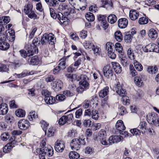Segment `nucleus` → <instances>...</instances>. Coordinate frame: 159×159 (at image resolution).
I'll use <instances>...</instances> for the list:
<instances>
[{"label":"nucleus","instance_id":"obj_1","mask_svg":"<svg viewBox=\"0 0 159 159\" xmlns=\"http://www.w3.org/2000/svg\"><path fill=\"white\" fill-rule=\"evenodd\" d=\"M80 80L79 82L80 87L77 88V91L79 93H82L84 90V89H87L89 86V84L87 80L88 78L87 76L84 75H82L80 76Z\"/></svg>","mask_w":159,"mask_h":159},{"label":"nucleus","instance_id":"obj_2","mask_svg":"<svg viewBox=\"0 0 159 159\" xmlns=\"http://www.w3.org/2000/svg\"><path fill=\"white\" fill-rule=\"evenodd\" d=\"M83 45L86 49H92L94 55L96 56L99 55L101 53V49L97 45L93 44L89 41H85L83 43Z\"/></svg>","mask_w":159,"mask_h":159},{"label":"nucleus","instance_id":"obj_3","mask_svg":"<svg viewBox=\"0 0 159 159\" xmlns=\"http://www.w3.org/2000/svg\"><path fill=\"white\" fill-rule=\"evenodd\" d=\"M84 139H82L80 138L79 139H73L70 143V146L72 149L78 150L80 149L81 144H84Z\"/></svg>","mask_w":159,"mask_h":159},{"label":"nucleus","instance_id":"obj_4","mask_svg":"<svg viewBox=\"0 0 159 159\" xmlns=\"http://www.w3.org/2000/svg\"><path fill=\"white\" fill-rule=\"evenodd\" d=\"M114 44L111 42H107L106 44V49L108 51V55L112 59L116 57V55L113 52Z\"/></svg>","mask_w":159,"mask_h":159},{"label":"nucleus","instance_id":"obj_5","mask_svg":"<svg viewBox=\"0 0 159 159\" xmlns=\"http://www.w3.org/2000/svg\"><path fill=\"white\" fill-rule=\"evenodd\" d=\"M115 89L116 93L120 96L122 97V101H124L125 99L126 101L128 99V97L126 96V93L125 91L122 88L120 84H117Z\"/></svg>","mask_w":159,"mask_h":159},{"label":"nucleus","instance_id":"obj_6","mask_svg":"<svg viewBox=\"0 0 159 159\" xmlns=\"http://www.w3.org/2000/svg\"><path fill=\"white\" fill-rule=\"evenodd\" d=\"M116 127L118 130H119L120 134L122 135H124L125 136H128V133L126 132H123V130H124L125 127L124 126L122 121L121 120H118L116 125Z\"/></svg>","mask_w":159,"mask_h":159},{"label":"nucleus","instance_id":"obj_7","mask_svg":"<svg viewBox=\"0 0 159 159\" xmlns=\"http://www.w3.org/2000/svg\"><path fill=\"white\" fill-rule=\"evenodd\" d=\"M18 126L20 129L25 130L29 127L30 123L27 120L22 119L18 121Z\"/></svg>","mask_w":159,"mask_h":159},{"label":"nucleus","instance_id":"obj_8","mask_svg":"<svg viewBox=\"0 0 159 159\" xmlns=\"http://www.w3.org/2000/svg\"><path fill=\"white\" fill-rule=\"evenodd\" d=\"M65 147V143L62 140H57L55 144V149L58 152H62Z\"/></svg>","mask_w":159,"mask_h":159},{"label":"nucleus","instance_id":"obj_9","mask_svg":"<svg viewBox=\"0 0 159 159\" xmlns=\"http://www.w3.org/2000/svg\"><path fill=\"white\" fill-rule=\"evenodd\" d=\"M28 48L29 49L27 52L23 50L20 51V54L22 57L25 58L27 57L32 56L34 55V52H36V48H35V49L34 50H32V48H30L29 47H28Z\"/></svg>","mask_w":159,"mask_h":159},{"label":"nucleus","instance_id":"obj_10","mask_svg":"<svg viewBox=\"0 0 159 159\" xmlns=\"http://www.w3.org/2000/svg\"><path fill=\"white\" fill-rule=\"evenodd\" d=\"M157 46L153 43H151L146 45L143 48V51L145 52L159 51V49L157 48Z\"/></svg>","mask_w":159,"mask_h":159},{"label":"nucleus","instance_id":"obj_11","mask_svg":"<svg viewBox=\"0 0 159 159\" xmlns=\"http://www.w3.org/2000/svg\"><path fill=\"white\" fill-rule=\"evenodd\" d=\"M103 73L104 76L108 78L112 76L113 71L110 66L107 65L104 67Z\"/></svg>","mask_w":159,"mask_h":159},{"label":"nucleus","instance_id":"obj_12","mask_svg":"<svg viewBox=\"0 0 159 159\" xmlns=\"http://www.w3.org/2000/svg\"><path fill=\"white\" fill-rule=\"evenodd\" d=\"M123 139V137L120 135L111 136L109 138V143L110 144H112L115 143L120 142Z\"/></svg>","mask_w":159,"mask_h":159},{"label":"nucleus","instance_id":"obj_13","mask_svg":"<svg viewBox=\"0 0 159 159\" xmlns=\"http://www.w3.org/2000/svg\"><path fill=\"white\" fill-rule=\"evenodd\" d=\"M62 85V81L59 80H57L51 83L53 89L56 91H58L61 89Z\"/></svg>","mask_w":159,"mask_h":159},{"label":"nucleus","instance_id":"obj_14","mask_svg":"<svg viewBox=\"0 0 159 159\" xmlns=\"http://www.w3.org/2000/svg\"><path fill=\"white\" fill-rule=\"evenodd\" d=\"M157 115L154 113H151L147 116V120L150 124L153 125L154 123L157 118Z\"/></svg>","mask_w":159,"mask_h":159},{"label":"nucleus","instance_id":"obj_15","mask_svg":"<svg viewBox=\"0 0 159 159\" xmlns=\"http://www.w3.org/2000/svg\"><path fill=\"white\" fill-rule=\"evenodd\" d=\"M128 24V20L125 18L120 19L118 21V25L119 28L124 29L126 27Z\"/></svg>","mask_w":159,"mask_h":159},{"label":"nucleus","instance_id":"obj_16","mask_svg":"<svg viewBox=\"0 0 159 159\" xmlns=\"http://www.w3.org/2000/svg\"><path fill=\"white\" fill-rule=\"evenodd\" d=\"M41 150L43 153L48 157H52L53 154L54 150L50 146H48V147H45L44 149L41 148Z\"/></svg>","mask_w":159,"mask_h":159},{"label":"nucleus","instance_id":"obj_17","mask_svg":"<svg viewBox=\"0 0 159 159\" xmlns=\"http://www.w3.org/2000/svg\"><path fill=\"white\" fill-rule=\"evenodd\" d=\"M6 34L7 35L6 38L10 42H13L15 39V36L14 31L12 30L6 31Z\"/></svg>","mask_w":159,"mask_h":159},{"label":"nucleus","instance_id":"obj_18","mask_svg":"<svg viewBox=\"0 0 159 159\" xmlns=\"http://www.w3.org/2000/svg\"><path fill=\"white\" fill-rule=\"evenodd\" d=\"M129 16L132 20H134L139 17V13L137 10L132 9L130 11Z\"/></svg>","mask_w":159,"mask_h":159},{"label":"nucleus","instance_id":"obj_19","mask_svg":"<svg viewBox=\"0 0 159 159\" xmlns=\"http://www.w3.org/2000/svg\"><path fill=\"white\" fill-rule=\"evenodd\" d=\"M8 110V106L6 104L2 103L0 105V115H4L6 114Z\"/></svg>","mask_w":159,"mask_h":159},{"label":"nucleus","instance_id":"obj_20","mask_svg":"<svg viewBox=\"0 0 159 159\" xmlns=\"http://www.w3.org/2000/svg\"><path fill=\"white\" fill-rule=\"evenodd\" d=\"M119 59L121 65L124 67H127L129 64L128 59L126 56L123 55V54L119 55Z\"/></svg>","mask_w":159,"mask_h":159},{"label":"nucleus","instance_id":"obj_21","mask_svg":"<svg viewBox=\"0 0 159 159\" xmlns=\"http://www.w3.org/2000/svg\"><path fill=\"white\" fill-rule=\"evenodd\" d=\"M98 19L100 23L103 25V27L105 29L108 27V25L107 22L106 17L104 16L99 15Z\"/></svg>","mask_w":159,"mask_h":159},{"label":"nucleus","instance_id":"obj_22","mask_svg":"<svg viewBox=\"0 0 159 159\" xmlns=\"http://www.w3.org/2000/svg\"><path fill=\"white\" fill-rule=\"evenodd\" d=\"M45 34V38L47 41L50 44L53 45L54 43L55 39H54V35L52 33H49L48 34Z\"/></svg>","mask_w":159,"mask_h":159},{"label":"nucleus","instance_id":"obj_23","mask_svg":"<svg viewBox=\"0 0 159 159\" xmlns=\"http://www.w3.org/2000/svg\"><path fill=\"white\" fill-rule=\"evenodd\" d=\"M112 67L116 73H120L122 71V68L120 64L116 62H111Z\"/></svg>","mask_w":159,"mask_h":159},{"label":"nucleus","instance_id":"obj_24","mask_svg":"<svg viewBox=\"0 0 159 159\" xmlns=\"http://www.w3.org/2000/svg\"><path fill=\"white\" fill-rule=\"evenodd\" d=\"M148 34L149 38L152 40L155 39L158 36L156 31L153 29H151L149 30Z\"/></svg>","mask_w":159,"mask_h":159},{"label":"nucleus","instance_id":"obj_25","mask_svg":"<svg viewBox=\"0 0 159 159\" xmlns=\"http://www.w3.org/2000/svg\"><path fill=\"white\" fill-rule=\"evenodd\" d=\"M158 69L156 66H148L147 68V71L150 75H155Z\"/></svg>","mask_w":159,"mask_h":159},{"label":"nucleus","instance_id":"obj_26","mask_svg":"<svg viewBox=\"0 0 159 159\" xmlns=\"http://www.w3.org/2000/svg\"><path fill=\"white\" fill-rule=\"evenodd\" d=\"M109 87L106 86L101 90L99 92V96L102 98H103L107 96L109 92Z\"/></svg>","mask_w":159,"mask_h":159},{"label":"nucleus","instance_id":"obj_27","mask_svg":"<svg viewBox=\"0 0 159 159\" xmlns=\"http://www.w3.org/2000/svg\"><path fill=\"white\" fill-rule=\"evenodd\" d=\"M65 75L68 80L72 82L76 80H79V79L77 78V76L76 74L66 73L65 74Z\"/></svg>","mask_w":159,"mask_h":159},{"label":"nucleus","instance_id":"obj_28","mask_svg":"<svg viewBox=\"0 0 159 159\" xmlns=\"http://www.w3.org/2000/svg\"><path fill=\"white\" fill-rule=\"evenodd\" d=\"M44 100L46 103L48 104H52L55 103L56 100L52 96H48L45 97Z\"/></svg>","mask_w":159,"mask_h":159},{"label":"nucleus","instance_id":"obj_29","mask_svg":"<svg viewBox=\"0 0 159 159\" xmlns=\"http://www.w3.org/2000/svg\"><path fill=\"white\" fill-rule=\"evenodd\" d=\"M10 47L9 44L7 42L3 41L0 42V49L2 50H6Z\"/></svg>","mask_w":159,"mask_h":159},{"label":"nucleus","instance_id":"obj_30","mask_svg":"<svg viewBox=\"0 0 159 159\" xmlns=\"http://www.w3.org/2000/svg\"><path fill=\"white\" fill-rule=\"evenodd\" d=\"M107 20L109 23L111 24H113L116 22L117 20V17L114 14H110L107 17Z\"/></svg>","mask_w":159,"mask_h":159},{"label":"nucleus","instance_id":"obj_31","mask_svg":"<svg viewBox=\"0 0 159 159\" xmlns=\"http://www.w3.org/2000/svg\"><path fill=\"white\" fill-rule=\"evenodd\" d=\"M115 47L116 51L119 53L120 55H122L123 54L122 47L120 43H116L115 45Z\"/></svg>","mask_w":159,"mask_h":159},{"label":"nucleus","instance_id":"obj_32","mask_svg":"<svg viewBox=\"0 0 159 159\" xmlns=\"http://www.w3.org/2000/svg\"><path fill=\"white\" fill-rule=\"evenodd\" d=\"M28 61L30 64L33 65H35L38 63L39 59L37 57L34 56L29 58Z\"/></svg>","mask_w":159,"mask_h":159},{"label":"nucleus","instance_id":"obj_33","mask_svg":"<svg viewBox=\"0 0 159 159\" xmlns=\"http://www.w3.org/2000/svg\"><path fill=\"white\" fill-rule=\"evenodd\" d=\"M66 57H64L61 59L60 62L58 64V66L62 69H64L66 68Z\"/></svg>","mask_w":159,"mask_h":159},{"label":"nucleus","instance_id":"obj_34","mask_svg":"<svg viewBox=\"0 0 159 159\" xmlns=\"http://www.w3.org/2000/svg\"><path fill=\"white\" fill-rule=\"evenodd\" d=\"M142 78V76H136L134 78V83L138 87H140L142 85L143 81L141 80Z\"/></svg>","mask_w":159,"mask_h":159},{"label":"nucleus","instance_id":"obj_35","mask_svg":"<svg viewBox=\"0 0 159 159\" xmlns=\"http://www.w3.org/2000/svg\"><path fill=\"white\" fill-rule=\"evenodd\" d=\"M38 42L37 38H34L32 41V44L30 45V48H32V50H35V48H36V52H34V53H37L38 52V48L36 46L37 45Z\"/></svg>","mask_w":159,"mask_h":159},{"label":"nucleus","instance_id":"obj_36","mask_svg":"<svg viewBox=\"0 0 159 159\" xmlns=\"http://www.w3.org/2000/svg\"><path fill=\"white\" fill-rule=\"evenodd\" d=\"M134 65L135 68L138 71H141L143 70L142 65L136 60H134Z\"/></svg>","mask_w":159,"mask_h":159},{"label":"nucleus","instance_id":"obj_37","mask_svg":"<svg viewBox=\"0 0 159 159\" xmlns=\"http://www.w3.org/2000/svg\"><path fill=\"white\" fill-rule=\"evenodd\" d=\"M15 113L16 116L20 117H22L25 116V112L23 110L19 109L16 110Z\"/></svg>","mask_w":159,"mask_h":159},{"label":"nucleus","instance_id":"obj_38","mask_svg":"<svg viewBox=\"0 0 159 159\" xmlns=\"http://www.w3.org/2000/svg\"><path fill=\"white\" fill-rule=\"evenodd\" d=\"M115 37L116 40L118 42H120L123 39V36L121 32L119 31H117L115 33Z\"/></svg>","mask_w":159,"mask_h":159},{"label":"nucleus","instance_id":"obj_39","mask_svg":"<svg viewBox=\"0 0 159 159\" xmlns=\"http://www.w3.org/2000/svg\"><path fill=\"white\" fill-rule=\"evenodd\" d=\"M127 54L130 60H134L135 58V56L134 55L132 48H129L128 49Z\"/></svg>","mask_w":159,"mask_h":159},{"label":"nucleus","instance_id":"obj_40","mask_svg":"<svg viewBox=\"0 0 159 159\" xmlns=\"http://www.w3.org/2000/svg\"><path fill=\"white\" fill-rule=\"evenodd\" d=\"M77 135V133L76 130L75 129H72L68 132L67 136L70 138H73L75 137Z\"/></svg>","mask_w":159,"mask_h":159},{"label":"nucleus","instance_id":"obj_41","mask_svg":"<svg viewBox=\"0 0 159 159\" xmlns=\"http://www.w3.org/2000/svg\"><path fill=\"white\" fill-rule=\"evenodd\" d=\"M69 156L70 159H77L80 156L78 153L73 151L69 153Z\"/></svg>","mask_w":159,"mask_h":159},{"label":"nucleus","instance_id":"obj_42","mask_svg":"<svg viewBox=\"0 0 159 159\" xmlns=\"http://www.w3.org/2000/svg\"><path fill=\"white\" fill-rule=\"evenodd\" d=\"M86 19L89 21H93L95 19V17L93 13L91 12H88L85 15Z\"/></svg>","mask_w":159,"mask_h":159},{"label":"nucleus","instance_id":"obj_43","mask_svg":"<svg viewBox=\"0 0 159 159\" xmlns=\"http://www.w3.org/2000/svg\"><path fill=\"white\" fill-rule=\"evenodd\" d=\"M33 8V5L30 3H28L25 6L24 8V12L26 14L28 12H30L32 10Z\"/></svg>","mask_w":159,"mask_h":159},{"label":"nucleus","instance_id":"obj_44","mask_svg":"<svg viewBox=\"0 0 159 159\" xmlns=\"http://www.w3.org/2000/svg\"><path fill=\"white\" fill-rule=\"evenodd\" d=\"M107 134L106 131L103 129H101L99 132L98 134V138L101 139L103 138H107Z\"/></svg>","mask_w":159,"mask_h":159},{"label":"nucleus","instance_id":"obj_45","mask_svg":"<svg viewBox=\"0 0 159 159\" xmlns=\"http://www.w3.org/2000/svg\"><path fill=\"white\" fill-rule=\"evenodd\" d=\"M0 137L2 140L6 141L10 138V135L8 132H5L2 134Z\"/></svg>","mask_w":159,"mask_h":159},{"label":"nucleus","instance_id":"obj_46","mask_svg":"<svg viewBox=\"0 0 159 159\" xmlns=\"http://www.w3.org/2000/svg\"><path fill=\"white\" fill-rule=\"evenodd\" d=\"M0 20H1L0 23H3L4 24H6L8 23L10 21V17L7 16L0 17Z\"/></svg>","mask_w":159,"mask_h":159},{"label":"nucleus","instance_id":"obj_47","mask_svg":"<svg viewBox=\"0 0 159 159\" xmlns=\"http://www.w3.org/2000/svg\"><path fill=\"white\" fill-rule=\"evenodd\" d=\"M68 123H70L74 120L73 115L72 113H70L66 115H64Z\"/></svg>","mask_w":159,"mask_h":159},{"label":"nucleus","instance_id":"obj_48","mask_svg":"<svg viewBox=\"0 0 159 159\" xmlns=\"http://www.w3.org/2000/svg\"><path fill=\"white\" fill-rule=\"evenodd\" d=\"M36 151L37 153L39 154V159H46L45 157V155L43 153V151L41 150V148H37Z\"/></svg>","mask_w":159,"mask_h":159},{"label":"nucleus","instance_id":"obj_49","mask_svg":"<svg viewBox=\"0 0 159 159\" xmlns=\"http://www.w3.org/2000/svg\"><path fill=\"white\" fill-rule=\"evenodd\" d=\"M28 118L31 121L33 120V119H35L37 118V115L35 113L34 111L30 112L28 116Z\"/></svg>","mask_w":159,"mask_h":159},{"label":"nucleus","instance_id":"obj_50","mask_svg":"<svg viewBox=\"0 0 159 159\" xmlns=\"http://www.w3.org/2000/svg\"><path fill=\"white\" fill-rule=\"evenodd\" d=\"M130 132L133 135L139 136L141 134L140 131L137 128H134L130 130Z\"/></svg>","mask_w":159,"mask_h":159},{"label":"nucleus","instance_id":"obj_51","mask_svg":"<svg viewBox=\"0 0 159 159\" xmlns=\"http://www.w3.org/2000/svg\"><path fill=\"white\" fill-rule=\"evenodd\" d=\"M129 70L130 74L132 77H134L137 75V72L132 65H129Z\"/></svg>","mask_w":159,"mask_h":159},{"label":"nucleus","instance_id":"obj_52","mask_svg":"<svg viewBox=\"0 0 159 159\" xmlns=\"http://www.w3.org/2000/svg\"><path fill=\"white\" fill-rule=\"evenodd\" d=\"M13 146H12V145H11L10 144H7L3 148V152L7 153L9 152L11 149V148H12Z\"/></svg>","mask_w":159,"mask_h":159},{"label":"nucleus","instance_id":"obj_53","mask_svg":"<svg viewBox=\"0 0 159 159\" xmlns=\"http://www.w3.org/2000/svg\"><path fill=\"white\" fill-rule=\"evenodd\" d=\"M55 130L53 127H50L48 129L47 134L49 137H51L54 135Z\"/></svg>","mask_w":159,"mask_h":159},{"label":"nucleus","instance_id":"obj_54","mask_svg":"<svg viewBox=\"0 0 159 159\" xmlns=\"http://www.w3.org/2000/svg\"><path fill=\"white\" fill-rule=\"evenodd\" d=\"M48 5L50 7H54L58 5V2L57 0H50Z\"/></svg>","mask_w":159,"mask_h":159},{"label":"nucleus","instance_id":"obj_55","mask_svg":"<svg viewBox=\"0 0 159 159\" xmlns=\"http://www.w3.org/2000/svg\"><path fill=\"white\" fill-rule=\"evenodd\" d=\"M59 124L60 125H62L66 123H68L65 117L64 116H62L58 120Z\"/></svg>","mask_w":159,"mask_h":159},{"label":"nucleus","instance_id":"obj_56","mask_svg":"<svg viewBox=\"0 0 159 159\" xmlns=\"http://www.w3.org/2000/svg\"><path fill=\"white\" fill-rule=\"evenodd\" d=\"M148 22V19L145 17L140 18L139 20V23L141 25H144L147 24Z\"/></svg>","mask_w":159,"mask_h":159},{"label":"nucleus","instance_id":"obj_57","mask_svg":"<svg viewBox=\"0 0 159 159\" xmlns=\"http://www.w3.org/2000/svg\"><path fill=\"white\" fill-rule=\"evenodd\" d=\"M26 14L27 15L29 18L31 19H35L37 16L34 11H33V10L30 12H28Z\"/></svg>","mask_w":159,"mask_h":159},{"label":"nucleus","instance_id":"obj_58","mask_svg":"<svg viewBox=\"0 0 159 159\" xmlns=\"http://www.w3.org/2000/svg\"><path fill=\"white\" fill-rule=\"evenodd\" d=\"M91 115L92 118L94 120H97L99 117L98 112L96 110H93Z\"/></svg>","mask_w":159,"mask_h":159},{"label":"nucleus","instance_id":"obj_59","mask_svg":"<svg viewBox=\"0 0 159 159\" xmlns=\"http://www.w3.org/2000/svg\"><path fill=\"white\" fill-rule=\"evenodd\" d=\"M82 114V110L80 108L76 110L75 112V117L77 119H79L81 116Z\"/></svg>","mask_w":159,"mask_h":159},{"label":"nucleus","instance_id":"obj_60","mask_svg":"<svg viewBox=\"0 0 159 159\" xmlns=\"http://www.w3.org/2000/svg\"><path fill=\"white\" fill-rule=\"evenodd\" d=\"M146 122L144 121H142L140 123L139 125L138 126V128L141 130L144 131L146 128Z\"/></svg>","mask_w":159,"mask_h":159},{"label":"nucleus","instance_id":"obj_61","mask_svg":"<svg viewBox=\"0 0 159 159\" xmlns=\"http://www.w3.org/2000/svg\"><path fill=\"white\" fill-rule=\"evenodd\" d=\"M66 98V96L63 94H59L57 95L56 96V99L57 100L62 101L65 100Z\"/></svg>","mask_w":159,"mask_h":159},{"label":"nucleus","instance_id":"obj_62","mask_svg":"<svg viewBox=\"0 0 159 159\" xmlns=\"http://www.w3.org/2000/svg\"><path fill=\"white\" fill-rule=\"evenodd\" d=\"M41 124V127L43 128V130L46 133V129L47 127L48 126V124L46 121L44 120H42L40 122Z\"/></svg>","mask_w":159,"mask_h":159},{"label":"nucleus","instance_id":"obj_63","mask_svg":"<svg viewBox=\"0 0 159 159\" xmlns=\"http://www.w3.org/2000/svg\"><path fill=\"white\" fill-rule=\"evenodd\" d=\"M27 91L29 97H33L35 95V90L34 88L28 89Z\"/></svg>","mask_w":159,"mask_h":159},{"label":"nucleus","instance_id":"obj_64","mask_svg":"<svg viewBox=\"0 0 159 159\" xmlns=\"http://www.w3.org/2000/svg\"><path fill=\"white\" fill-rule=\"evenodd\" d=\"M58 9L60 11L65 10L68 9V6L66 4L62 3L59 6Z\"/></svg>","mask_w":159,"mask_h":159}]
</instances>
